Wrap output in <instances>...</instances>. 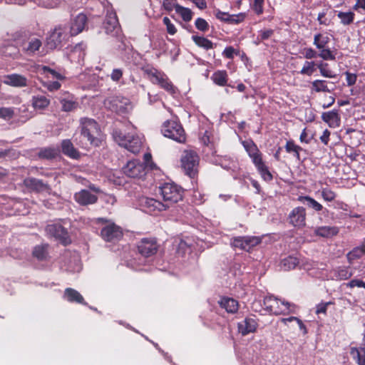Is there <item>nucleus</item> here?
<instances>
[{
	"label": "nucleus",
	"instance_id": "1",
	"mask_svg": "<svg viewBox=\"0 0 365 365\" xmlns=\"http://www.w3.org/2000/svg\"><path fill=\"white\" fill-rule=\"evenodd\" d=\"M81 136L86 140V142H82V145L98 146L100 143V129L98 123L93 119L85 118L81 120Z\"/></svg>",
	"mask_w": 365,
	"mask_h": 365
},
{
	"label": "nucleus",
	"instance_id": "2",
	"mask_svg": "<svg viewBox=\"0 0 365 365\" xmlns=\"http://www.w3.org/2000/svg\"><path fill=\"white\" fill-rule=\"evenodd\" d=\"M113 137L119 145L134 154L139 153L142 148V139L135 133L123 134L120 132L115 131Z\"/></svg>",
	"mask_w": 365,
	"mask_h": 365
},
{
	"label": "nucleus",
	"instance_id": "3",
	"mask_svg": "<svg viewBox=\"0 0 365 365\" xmlns=\"http://www.w3.org/2000/svg\"><path fill=\"white\" fill-rule=\"evenodd\" d=\"M163 201L168 208L182 199V189L175 183H164L159 187Z\"/></svg>",
	"mask_w": 365,
	"mask_h": 365
},
{
	"label": "nucleus",
	"instance_id": "4",
	"mask_svg": "<svg viewBox=\"0 0 365 365\" xmlns=\"http://www.w3.org/2000/svg\"><path fill=\"white\" fill-rule=\"evenodd\" d=\"M103 104L107 109L120 115L127 114L133 109L130 100L122 96L108 97Z\"/></svg>",
	"mask_w": 365,
	"mask_h": 365
},
{
	"label": "nucleus",
	"instance_id": "5",
	"mask_svg": "<svg viewBox=\"0 0 365 365\" xmlns=\"http://www.w3.org/2000/svg\"><path fill=\"white\" fill-rule=\"evenodd\" d=\"M71 36L66 26L56 27L46 38V46L49 49L61 48Z\"/></svg>",
	"mask_w": 365,
	"mask_h": 365
},
{
	"label": "nucleus",
	"instance_id": "6",
	"mask_svg": "<svg viewBox=\"0 0 365 365\" xmlns=\"http://www.w3.org/2000/svg\"><path fill=\"white\" fill-rule=\"evenodd\" d=\"M162 132L164 136L178 143L185 142L186 136L182 125L176 121H167L163 124Z\"/></svg>",
	"mask_w": 365,
	"mask_h": 365
},
{
	"label": "nucleus",
	"instance_id": "7",
	"mask_svg": "<svg viewBox=\"0 0 365 365\" xmlns=\"http://www.w3.org/2000/svg\"><path fill=\"white\" fill-rule=\"evenodd\" d=\"M199 157L197 153L192 150H185L181 157L182 168L187 175L194 177L197 172Z\"/></svg>",
	"mask_w": 365,
	"mask_h": 365
},
{
	"label": "nucleus",
	"instance_id": "8",
	"mask_svg": "<svg viewBox=\"0 0 365 365\" xmlns=\"http://www.w3.org/2000/svg\"><path fill=\"white\" fill-rule=\"evenodd\" d=\"M265 303L269 304V307L270 311L275 314L294 312L295 309L294 304L273 297L266 298Z\"/></svg>",
	"mask_w": 365,
	"mask_h": 365
},
{
	"label": "nucleus",
	"instance_id": "9",
	"mask_svg": "<svg viewBox=\"0 0 365 365\" xmlns=\"http://www.w3.org/2000/svg\"><path fill=\"white\" fill-rule=\"evenodd\" d=\"M103 27L107 34L112 36H118L121 29L115 12H108L103 23Z\"/></svg>",
	"mask_w": 365,
	"mask_h": 365
},
{
	"label": "nucleus",
	"instance_id": "10",
	"mask_svg": "<svg viewBox=\"0 0 365 365\" xmlns=\"http://www.w3.org/2000/svg\"><path fill=\"white\" fill-rule=\"evenodd\" d=\"M261 242V238L255 236L237 237L231 242L232 246L249 251Z\"/></svg>",
	"mask_w": 365,
	"mask_h": 365
},
{
	"label": "nucleus",
	"instance_id": "11",
	"mask_svg": "<svg viewBox=\"0 0 365 365\" xmlns=\"http://www.w3.org/2000/svg\"><path fill=\"white\" fill-rule=\"evenodd\" d=\"M141 206L145 212L155 214L158 212L168 209V204L160 202L154 198L143 197L140 200Z\"/></svg>",
	"mask_w": 365,
	"mask_h": 365
},
{
	"label": "nucleus",
	"instance_id": "12",
	"mask_svg": "<svg viewBox=\"0 0 365 365\" xmlns=\"http://www.w3.org/2000/svg\"><path fill=\"white\" fill-rule=\"evenodd\" d=\"M101 234L103 239L108 242L119 240L123 236L121 228L113 222H109L103 227Z\"/></svg>",
	"mask_w": 365,
	"mask_h": 365
},
{
	"label": "nucleus",
	"instance_id": "13",
	"mask_svg": "<svg viewBox=\"0 0 365 365\" xmlns=\"http://www.w3.org/2000/svg\"><path fill=\"white\" fill-rule=\"evenodd\" d=\"M46 232L48 235L55 237L65 245L70 242L66 229L60 224L54 223L48 225L46 227Z\"/></svg>",
	"mask_w": 365,
	"mask_h": 365
},
{
	"label": "nucleus",
	"instance_id": "14",
	"mask_svg": "<svg viewBox=\"0 0 365 365\" xmlns=\"http://www.w3.org/2000/svg\"><path fill=\"white\" fill-rule=\"evenodd\" d=\"M123 173L130 178H141L145 175V166L138 160H131L123 167Z\"/></svg>",
	"mask_w": 365,
	"mask_h": 365
},
{
	"label": "nucleus",
	"instance_id": "15",
	"mask_svg": "<svg viewBox=\"0 0 365 365\" xmlns=\"http://www.w3.org/2000/svg\"><path fill=\"white\" fill-rule=\"evenodd\" d=\"M87 24V16L81 13L71 19L68 31L71 36H76L81 33L86 28Z\"/></svg>",
	"mask_w": 365,
	"mask_h": 365
},
{
	"label": "nucleus",
	"instance_id": "16",
	"mask_svg": "<svg viewBox=\"0 0 365 365\" xmlns=\"http://www.w3.org/2000/svg\"><path fill=\"white\" fill-rule=\"evenodd\" d=\"M24 185L30 191L36 192H51V187L48 183L35 178H26L24 180Z\"/></svg>",
	"mask_w": 365,
	"mask_h": 365
},
{
	"label": "nucleus",
	"instance_id": "17",
	"mask_svg": "<svg viewBox=\"0 0 365 365\" xmlns=\"http://www.w3.org/2000/svg\"><path fill=\"white\" fill-rule=\"evenodd\" d=\"M289 223L296 227H302L305 225L306 222V210L303 207H297L294 208L289 213Z\"/></svg>",
	"mask_w": 365,
	"mask_h": 365
},
{
	"label": "nucleus",
	"instance_id": "18",
	"mask_svg": "<svg viewBox=\"0 0 365 365\" xmlns=\"http://www.w3.org/2000/svg\"><path fill=\"white\" fill-rule=\"evenodd\" d=\"M138 250L140 255L148 257L156 253L158 245L154 239L143 238L138 243Z\"/></svg>",
	"mask_w": 365,
	"mask_h": 365
},
{
	"label": "nucleus",
	"instance_id": "19",
	"mask_svg": "<svg viewBox=\"0 0 365 365\" xmlns=\"http://www.w3.org/2000/svg\"><path fill=\"white\" fill-rule=\"evenodd\" d=\"M75 200L81 205H88L96 202L98 197L89 190H82L74 195Z\"/></svg>",
	"mask_w": 365,
	"mask_h": 365
},
{
	"label": "nucleus",
	"instance_id": "20",
	"mask_svg": "<svg viewBox=\"0 0 365 365\" xmlns=\"http://www.w3.org/2000/svg\"><path fill=\"white\" fill-rule=\"evenodd\" d=\"M4 83L13 87H25L27 86V78L20 74L13 73L4 76Z\"/></svg>",
	"mask_w": 365,
	"mask_h": 365
},
{
	"label": "nucleus",
	"instance_id": "21",
	"mask_svg": "<svg viewBox=\"0 0 365 365\" xmlns=\"http://www.w3.org/2000/svg\"><path fill=\"white\" fill-rule=\"evenodd\" d=\"M60 103L62 110L66 112L72 111L78 107V103L74 96L67 93L60 98Z\"/></svg>",
	"mask_w": 365,
	"mask_h": 365
},
{
	"label": "nucleus",
	"instance_id": "22",
	"mask_svg": "<svg viewBox=\"0 0 365 365\" xmlns=\"http://www.w3.org/2000/svg\"><path fill=\"white\" fill-rule=\"evenodd\" d=\"M257 324L254 319L246 318L244 321L239 323V331L242 335H247L250 333L254 332L257 329Z\"/></svg>",
	"mask_w": 365,
	"mask_h": 365
},
{
	"label": "nucleus",
	"instance_id": "23",
	"mask_svg": "<svg viewBox=\"0 0 365 365\" xmlns=\"http://www.w3.org/2000/svg\"><path fill=\"white\" fill-rule=\"evenodd\" d=\"M42 46L41 41L36 37L29 38L23 45V50L28 54H34L38 51Z\"/></svg>",
	"mask_w": 365,
	"mask_h": 365
},
{
	"label": "nucleus",
	"instance_id": "24",
	"mask_svg": "<svg viewBox=\"0 0 365 365\" xmlns=\"http://www.w3.org/2000/svg\"><path fill=\"white\" fill-rule=\"evenodd\" d=\"M331 273L332 278L336 280H346L353 275L348 267H339L333 269Z\"/></svg>",
	"mask_w": 365,
	"mask_h": 365
},
{
	"label": "nucleus",
	"instance_id": "25",
	"mask_svg": "<svg viewBox=\"0 0 365 365\" xmlns=\"http://www.w3.org/2000/svg\"><path fill=\"white\" fill-rule=\"evenodd\" d=\"M65 298L70 302H76L86 304L82 295L76 290L72 288H66L64 292Z\"/></svg>",
	"mask_w": 365,
	"mask_h": 365
},
{
	"label": "nucleus",
	"instance_id": "26",
	"mask_svg": "<svg viewBox=\"0 0 365 365\" xmlns=\"http://www.w3.org/2000/svg\"><path fill=\"white\" fill-rule=\"evenodd\" d=\"M322 118L324 122L329 125V126L335 127L339 125L340 118L336 110L323 113Z\"/></svg>",
	"mask_w": 365,
	"mask_h": 365
},
{
	"label": "nucleus",
	"instance_id": "27",
	"mask_svg": "<svg viewBox=\"0 0 365 365\" xmlns=\"http://www.w3.org/2000/svg\"><path fill=\"white\" fill-rule=\"evenodd\" d=\"M339 232L336 227L322 226L315 229V235L323 237H331Z\"/></svg>",
	"mask_w": 365,
	"mask_h": 365
},
{
	"label": "nucleus",
	"instance_id": "28",
	"mask_svg": "<svg viewBox=\"0 0 365 365\" xmlns=\"http://www.w3.org/2000/svg\"><path fill=\"white\" fill-rule=\"evenodd\" d=\"M219 303L229 313H235L238 310V302L234 299L223 298Z\"/></svg>",
	"mask_w": 365,
	"mask_h": 365
},
{
	"label": "nucleus",
	"instance_id": "29",
	"mask_svg": "<svg viewBox=\"0 0 365 365\" xmlns=\"http://www.w3.org/2000/svg\"><path fill=\"white\" fill-rule=\"evenodd\" d=\"M61 148L62 152L72 158H77L79 156L78 152L74 148L69 140H63L61 143Z\"/></svg>",
	"mask_w": 365,
	"mask_h": 365
},
{
	"label": "nucleus",
	"instance_id": "30",
	"mask_svg": "<svg viewBox=\"0 0 365 365\" xmlns=\"http://www.w3.org/2000/svg\"><path fill=\"white\" fill-rule=\"evenodd\" d=\"M329 83V82L324 80H315L312 83V90L317 93H331L334 90V88H329L328 86Z\"/></svg>",
	"mask_w": 365,
	"mask_h": 365
},
{
	"label": "nucleus",
	"instance_id": "31",
	"mask_svg": "<svg viewBox=\"0 0 365 365\" xmlns=\"http://www.w3.org/2000/svg\"><path fill=\"white\" fill-rule=\"evenodd\" d=\"M146 72L151 82L159 86L167 77L165 74L155 68L147 70Z\"/></svg>",
	"mask_w": 365,
	"mask_h": 365
},
{
	"label": "nucleus",
	"instance_id": "32",
	"mask_svg": "<svg viewBox=\"0 0 365 365\" xmlns=\"http://www.w3.org/2000/svg\"><path fill=\"white\" fill-rule=\"evenodd\" d=\"M365 255V244L354 247L347 254V259L349 263H352L354 260L359 259Z\"/></svg>",
	"mask_w": 365,
	"mask_h": 365
},
{
	"label": "nucleus",
	"instance_id": "33",
	"mask_svg": "<svg viewBox=\"0 0 365 365\" xmlns=\"http://www.w3.org/2000/svg\"><path fill=\"white\" fill-rule=\"evenodd\" d=\"M85 49L86 46L83 43L76 45L71 51L70 57L72 59L75 58L76 57H78V61L81 62L83 60L85 57Z\"/></svg>",
	"mask_w": 365,
	"mask_h": 365
},
{
	"label": "nucleus",
	"instance_id": "34",
	"mask_svg": "<svg viewBox=\"0 0 365 365\" xmlns=\"http://www.w3.org/2000/svg\"><path fill=\"white\" fill-rule=\"evenodd\" d=\"M211 78L215 84L224 86L227 82V74L225 71H217L212 74Z\"/></svg>",
	"mask_w": 365,
	"mask_h": 365
},
{
	"label": "nucleus",
	"instance_id": "35",
	"mask_svg": "<svg viewBox=\"0 0 365 365\" xmlns=\"http://www.w3.org/2000/svg\"><path fill=\"white\" fill-rule=\"evenodd\" d=\"M192 39L197 46L205 50L213 48V43L205 37L192 36Z\"/></svg>",
	"mask_w": 365,
	"mask_h": 365
},
{
	"label": "nucleus",
	"instance_id": "36",
	"mask_svg": "<svg viewBox=\"0 0 365 365\" xmlns=\"http://www.w3.org/2000/svg\"><path fill=\"white\" fill-rule=\"evenodd\" d=\"M299 263L298 258L289 256L282 260L281 265L284 270L294 269Z\"/></svg>",
	"mask_w": 365,
	"mask_h": 365
},
{
	"label": "nucleus",
	"instance_id": "37",
	"mask_svg": "<svg viewBox=\"0 0 365 365\" xmlns=\"http://www.w3.org/2000/svg\"><path fill=\"white\" fill-rule=\"evenodd\" d=\"M351 354L356 361L359 365H365V349L364 348H352Z\"/></svg>",
	"mask_w": 365,
	"mask_h": 365
},
{
	"label": "nucleus",
	"instance_id": "38",
	"mask_svg": "<svg viewBox=\"0 0 365 365\" xmlns=\"http://www.w3.org/2000/svg\"><path fill=\"white\" fill-rule=\"evenodd\" d=\"M329 41L330 38L328 36L322 34H317L314 35L313 43L318 49H321L325 48Z\"/></svg>",
	"mask_w": 365,
	"mask_h": 365
},
{
	"label": "nucleus",
	"instance_id": "39",
	"mask_svg": "<svg viewBox=\"0 0 365 365\" xmlns=\"http://www.w3.org/2000/svg\"><path fill=\"white\" fill-rule=\"evenodd\" d=\"M33 106L36 109H43L49 104V100L43 96H34L32 99Z\"/></svg>",
	"mask_w": 365,
	"mask_h": 365
},
{
	"label": "nucleus",
	"instance_id": "40",
	"mask_svg": "<svg viewBox=\"0 0 365 365\" xmlns=\"http://www.w3.org/2000/svg\"><path fill=\"white\" fill-rule=\"evenodd\" d=\"M59 150L54 148H46L40 150L38 155L41 158L52 159L58 156Z\"/></svg>",
	"mask_w": 365,
	"mask_h": 365
},
{
	"label": "nucleus",
	"instance_id": "41",
	"mask_svg": "<svg viewBox=\"0 0 365 365\" xmlns=\"http://www.w3.org/2000/svg\"><path fill=\"white\" fill-rule=\"evenodd\" d=\"M355 14L351 11L343 12L339 11L337 14L338 18L340 19L341 24L343 25H349L353 23Z\"/></svg>",
	"mask_w": 365,
	"mask_h": 365
},
{
	"label": "nucleus",
	"instance_id": "42",
	"mask_svg": "<svg viewBox=\"0 0 365 365\" xmlns=\"http://www.w3.org/2000/svg\"><path fill=\"white\" fill-rule=\"evenodd\" d=\"M176 13L179 14L185 21H190L192 18V11L180 5L176 6Z\"/></svg>",
	"mask_w": 365,
	"mask_h": 365
},
{
	"label": "nucleus",
	"instance_id": "43",
	"mask_svg": "<svg viewBox=\"0 0 365 365\" xmlns=\"http://www.w3.org/2000/svg\"><path fill=\"white\" fill-rule=\"evenodd\" d=\"M299 200L302 202L307 201L309 206L316 211H321L323 208V206L320 203L309 196H301L299 197Z\"/></svg>",
	"mask_w": 365,
	"mask_h": 365
},
{
	"label": "nucleus",
	"instance_id": "44",
	"mask_svg": "<svg viewBox=\"0 0 365 365\" xmlns=\"http://www.w3.org/2000/svg\"><path fill=\"white\" fill-rule=\"evenodd\" d=\"M316 63L314 61H305L300 73L302 75L311 76L316 70Z\"/></svg>",
	"mask_w": 365,
	"mask_h": 365
},
{
	"label": "nucleus",
	"instance_id": "45",
	"mask_svg": "<svg viewBox=\"0 0 365 365\" xmlns=\"http://www.w3.org/2000/svg\"><path fill=\"white\" fill-rule=\"evenodd\" d=\"M285 149L287 153H294L296 158L299 159V152L302 150L300 146L296 145L293 141H287Z\"/></svg>",
	"mask_w": 365,
	"mask_h": 365
},
{
	"label": "nucleus",
	"instance_id": "46",
	"mask_svg": "<svg viewBox=\"0 0 365 365\" xmlns=\"http://www.w3.org/2000/svg\"><path fill=\"white\" fill-rule=\"evenodd\" d=\"M327 63H321L317 65V67L319 69L321 75L325 78H335L336 76V73H334L332 71L327 68Z\"/></svg>",
	"mask_w": 365,
	"mask_h": 365
},
{
	"label": "nucleus",
	"instance_id": "47",
	"mask_svg": "<svg viewBox=\"0 0 365 365\" xmlns=\"http://www.w3.org/2000/svg\"><path fill=\"white\" fill-rule=\"evenodd\" d=\"M321 195L324 200L327 202H332L335 200L336 194L328 187L322 188Z\"/></svg>",
	"mask_w": 365,
	"mask_h": 365
},
{
	"label": "nucleus",
	"instance_id": "48",
	"mask_svg": "<svg viewBox=\"0 0 365 365\" xmlns=\"http://www.w3.org/2000/svg\"><path fill=\"white\" fill-rule=\"evenodd\" d=\"M242 145L247 152L248 155H253L255 153L259 151L257 145L252 140H245L242 142Z\"/></svg>",
	"mask_w": 365,
	"mask_h": 365
},
{
	"label": "nucleus",
	"instance_id": "49",
	"mask_svg": "<svg viewBox=\"0 0 365 365\" xmlns=\"http://www.w3.org/2000/svg\"><path fill=\"white\" fill-rule=\"evenodd\" d=\"M40 72L42 74L46 75L48 78L51 77L53 78H56V79H61L62 78V76L60 73H57L54 70H52V69L49 68L47 66H42L40 68Z\"/></svg>",
	"mask_w": 365,
	"mask_h": 365
},
{
	"label": "nucleus",
	"instance_id": "50",
	"mask_svg": "<svg viewBox=\"0 0 365 365\" xmlns=\"http://www.w3.org/2000/svg\"><path fill=\"white\" fill-rule=\"evenodd\" d=\"M320 51V53H319V56L322 58L324 60L326 61H334L335 60V54L327 48H323L321 49H319Z\"/></svg>",
	"mask_w": 365,
	"mask_h": 365
},
{
	"label": "nucleus",
	"instance_id": "51",
	"mask_svg": "<svg viewBox=\"0 0 365 365\" xmlns=\"http://www.w3.org/2000/svg\"><path fill=\"white\" fill-rule=\"evenodd\" d=\"M33 255L38 259L42 260L46 257V246H36L34 251Z\"/></svg>",
	"mask_w": 365,
	"mask_h": 365
},
{
	"label": "nucleus",
	"instance_id": "52",
	"mask_svg": "<svg viewBox=\"0 0 365 365\" xmlns=\"http://www.w3.org/2000/svg\"><path fill=\"white\" fill-rule=\"evenodd\" d=\"M14 110L12 108H0V118L9 120L14 117Z\"/></svg>",
	"mask_w": 365,
	"mask_h": 365
},
{
	"label": "nucleus",
	"instance_id": "53",
	"mask_svg": "<svg viewBox=\"0 0 365 365\" xmlns=\"http://www.w3.org/2000/svg\"><path fill=\"white\" fill-rule=\"evenodd\" d=\"M261 177L266 181H270L272 180L273 177L271 173L269 172L267 166L264 164L260 168L257 169Z\"/></svg>",
	"mask_w": 365,
	"mask_h": 365
},
{
	"label": "nucleus",
	"instance_id": "54",
	"mask_svg": "<svg viewBox=\"0 0 365 365\" xmlns=\"http://www.w3.org/2000/svg\"><path fill=\"white\" fill-rule=\"evenodd\" d=\"M259 36L257 37V39H256L257 44L259 43L260 42H262L264 40H266V39H268L269 38H270L272 36L274 31L272 29H267V30L259 31Z\"/></svg>",
	"mask_w": 365,
	"mask_h": 365
},
{
	"label": "nucleus",
	"instance_id": "55",
	"mask_svg": "<svg viewBox=\"0 0 365 365\" xmlns=\"http://www.w3.org/2000/svg\"><path fill=\"white\" fill-rule=\"evenodd\" d=\"M250 158L252 159V161L257 169L265 164L262 160V156L260 151L255 153L253 154V155H250Z\"/></svg>",
	"mask_w": 365,
	"mask_h": 365
},
{
	"label": "nucleus",
	"instance_id": "56",
	"mask_svg": "<svg viewBox=\"0 0 365 365\" xmlns=\"http://www.w3.org/2000/svg\"><path fill=\"white\" fill-rule=\"evenodd\" d=\"M245 15L242 13H240L237 15H227V18L226 19L227 22L231 24H239L244 21Z\"/></svg>",
	"mask_w": 365,
	"mask_h": 365
},
{
	"label": "nucleus",
	"instance_id": "57",
	"mask_svg": "<svg viewBox=\"0 0 365 365\" xmlns=\"http://www.w3.org/2000/svg\"><path fill=\"white\" fill-rule=\"evenodd\" d=\"M160 86L171 94H173L175 93V88L173 85L171 81H170V80L168 79V77L165 78V79L163 81V82H161V84L160 85Z\"/></svg>",
	"mask_w": 365,
	"mask_h": 365
},
{
	"label": "nucleus",
	"instance_id": "58",
	"mask_svg": "<svg viewBox=\"0 0 365 365\" xmlns=\"http://www.w3.org/2000/svg\"><path fill=\"white\" fill-rule=\"evenodd\" d=\"M195 25L198 30L203 32L207 31L209 29L208 23L202 18H197L195 20Z\"/></svg>",
	"mask_w": 365,
	"mask_h": 365
},
{
	"label": "nucleus",
	"instance_id": "59",
	"mask_svg": "<svg viewBox=\"0 0 365 365\" xmlns=\"http://www.w3.org/2000/svg\"><path fill=\"white\" fill-rule=\"evenodd\" d=\"M163 21V24L166 26L167 31L169 34L174 35L177 32V29L175 25L171 23L168 17H164Z\"/></svg>",
	"mask_w": 365,
	"mask_h": 365
},
{
	"label": "nucleus",
	"instance_id": "60",
	"mask_svg": "<svg viewBox=\"0 0 365 365\" xmlns=\"http://www.w3.org/2000/svg\"><path fill=\"white\" fill-rule=\"evenodd\" d=\"M179 5L176 3V0H164L163 6L168 11H172L173 9L176 11V6Z\"/></svg>",
	"mask_w": 365,
	"mask_h": 365
},
{
	"label": "nucleus",
	"instance_id": "61",
	"mask_svg": "<svg viewBox=\"0 0 365 365\" xmlns=\"http://www.w3.org/2000/svg\"><path fill=\"white\" fill-rule=\"evenodd\" d=\"M123 70L121 68H114L110 74V78L113 81H118L123 76Z\"/></svg>",
	"mask_w": 365,
	"mask_h": 365
},
{
	"label": "nucleus",
	"instance_id": "62",
	"mask_svg": "<svg viewBox=\"0 0 365 365\" xmlns=\"http://www.w3.org/2000/svg\"><path fill=\"white\" fill-rule=\"evenodd\" d=\"M346 286L350 288H353L355 287L364 288L365 282H363L362 280L354 279L348 282L346 284Z\"/></svg>",
	"mask_w": 365,
	"mask_h": 365
},
{
	"label": "nucleus",
	"instance_id": "63",
	"mask_svg": "<svg viewBox=\"0 0 365 365\" xmlns=\"http://www.w3.org/2000/svg\"><path fill=\"white\" fill-rule=\"evenodd\" d=\"M331 304V302L319 304L318 305H317V307H316V314H326L327 310V307Z\"/></svg>",
	"mask_w": 365,
	"mask_h": 365
},
{
	"label": "nucleus",
	"instance_id": "64",
	"mask_svg": "<svg viewBox=\"0 0 365 365\" xmlns=\"http://www.w3.org/2000/svg\"><path fill=\"white\" fill-rule=\"evenodd\" d=\"M353 9L359 12L365 11V0H356V4L353 6Z\"/></svg>",
	"mask_w": 365,
	"mask_h": 365
}]
</instances>
